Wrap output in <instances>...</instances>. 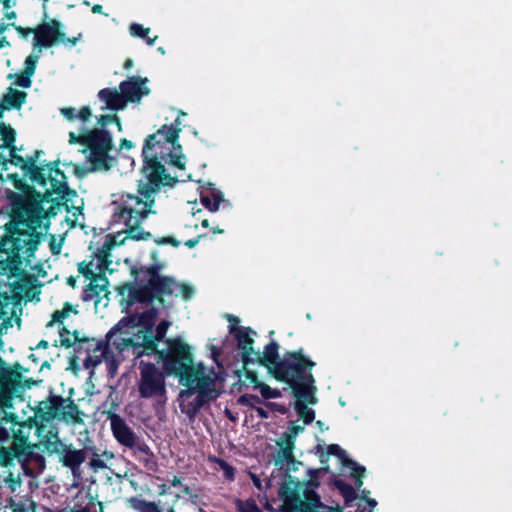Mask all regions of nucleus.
Masks as SVG:
<instances>
[{
	"mask_svg": "<svg viewBox=\"0 0 512 512\" xmlns=\"http://www.w3.org/2000/svg\"><path fill=\"white\" fill-rule=\"evenodd\" d=\"M9 179L20 193L9 189L5 192L14 224H9L6 234L0 238V270L4 274L18 276L22 272L23 259L30 262L38 248L41 233L37 229L42 226L47 229L50 219L58 214L62 206L67 212L75 209L74 216H77L82 213V205L74 203L73 198L78 195L69 187L68 181L52 179L50 186L43 188L44 192H39L16 173L10 174Z\"/></svg>",
	"mask_w": 512,
	"mask_h": 512,
	"instance_id": "obj_1",
	"label": "nucleus"
},
{
	"mask_svg": "<svg viewBox=\"0 0 512 512\" xmlns=\"http://www.w3.org/2000/svg\"><path fill=\"white\" fill-rule=\"evenodd\" d=\"M179 118L174 124H164L156 132L148 135L142 147L143 165L141 172L146 181H139L138 195L123 192L115 206L111 222L113 225L122 224L125 228L126 238L134 241L149 240L152 234L141 228L142 223L152 213L155 204V194L161 187H174L178 179L166 172L164 163L173 165L179 169L185 168L182 162L184 155L179 144L181 129Z\"/></svg>",
	"mask_w": 512,
	"mask_h": 512,
	"instance_id": "obj_2",
	"label": "nucleus"
},
{
	"mask_svg": "<svg viewBox=\"0 0 512 512\" xmlns=\"http://www.w3.org/2000/svg\"><path fill=\"white\" fill-rule=\"evenodd\" d=\"M150 257L153 260L151 265L131 268L134 282H126L117 287L123 312L128 313L136 303L149 304L157 300L164 305V297L174 293L175 279L160 274L164 264L158 262V251H151Z\"/></svg>",
	"mask_w": 512,
	"mask_h": 512,
	"instance_id": "obj_3",
	"label": "nucleus"
},
{
	"mask_svg": "<svg viewBox=\"0 0 512 512\" xmlns=\"http://www.w3.org/2000/svg\"><path fill=\"white\" fill-rule=\"evenodd\" d=\"M315 366L316 363L305 356L302 348L286 351L274 367L272 376L277 381L288 384L294 397L310 398L311 405H315L318 401L312 374Z\"/></svg>",
	"mask_w": 512,
	"mask_h": 512,
	"instance_id": "obj_4",
	"label": "nucleus"
},
{
	"mask_svg": "<svg viewBox=\"0 0 512 512\" xmlns=\"http://www.w3.org/2000/svg\"><path fill=\"white\" fill-rule=\"evenodd\" d=\"M44 154L42 150H35L31 155L24 158L19 154L11 155V158L6 159L1 155L3 165L7 162L19 167L25 178H28L32 184L41 188H45L48 183H52V179L58 182L67 181V176L64 171L59 168L60 160L51 161L49 163L41 162V156Z\"/></svg>",
	"mask_w": 512,
	"mask_h": 512,
	"instance_id": "obj_5",
	"label": "nucleus"
},
{
	"mask_svg": "<svg viewBox=\"0 0 512 512\" xmlns=\"http://www.w3.org/2000/svg\"><path fill=\"white\" fill-rule=\"evenodd\" d=\"M35 416L43 423L58 418L67 425H83L85 413L71 399L51 394L46 400L40 401L35 408Z\"/></svg>",
	"mask_w": 512,
	"mask_h": 512,
	"instance_id": "obj_6",
	"label": "nucleus"
},
{
	"mask_svg": "<svg viewBox=\"0 0 512 512\" xmlns=\"http://www.w3.org/2000/svg\"><path fill=\"white\" fill-rule=\"evenodd\" d=\"M176 368L178 370L172 375L177 376L180 382L187 387V389L181 390L180 397L187 398L196 392H203L209 396L216 395V398L220 395L215 388V380L204 374L203 367L195 368L193 366V355L190 347L187 349V359L180 360Z\"/></svg>",
	"mask_w": 512,
	"mask_h": 512,
	"instance_id": "obj_7",
	"label": "nucleus"
},
{
	"mask_svg": "<svg viewBox=\"0 0 512 512\" xmlns=\"http://www.w3.org/2000/svg\"><path fill=\"white\" fill-rule=\"evenodd\" d=\"M107 419L110 420L111 431L119 444L134 450L140 454L139 461L152 471H156L157 462L151 448L144 441H140L136 433L128 426L126 421L114 411L107 412Z\"/></svg>",
	"mask_w": 512,
	"mask_h": 512,
	"instance_id": "obj_8",
	"label": "nucleus"
},
{
	"mask_svg": "<svg viewBox=\"0 0 512 512\" xmlns=\"http://www.w3.org/2000/svg\"><path fill=\"white\" fill-rule=\"evenodd\" d=\"M142 341L137 348H144L146 355H156L157 362H162V369L170 376L178 370L176 365L180 360L187 359V349L189 346L181 338H170L166 340L167 349L159 350V340L148 333H142Z\"/></svg>",
	"mask_w": 512,
	"mask_h": 512,
	"instance_id": "obj_9",
	"label": "nucleus"
},
{
	"mask_svg": "<svg viewBox=\"0 0 512 512\" xmlns=\"http://www.w3.org/2000/svg\"><path fill=\"white\" fill-rule=\"evenodd\" d=\"M11 443L0 446V467L10 470L16 464V459L30 454L29 432L31 425L19 421V418L10 425Z\"/></svg>",
	"mask_w": 512,
	"mask_h": 512,
	"instance_id": "obj_10",
	"label": "nucleus"
},
{
	"mask_svg": "<svg viewBox=\"0 0 512 512\" xmlns=\"http://www.w3.org/2000/svg\"><path fill=\"white\" fill-rule=\"evenodd\" d=\"M139 369V396L144 399L165 396V375L167 374L164 370L160 371L155 364L143 360L139 362Z\"/></svg>",
	"mask_w": 512,
	"mask_h": 512,
	"instance_id": "obj_11",
	"label": "nucleus"
},
{
	"mask_svg": "<svg viewBox=\"0 0 512 512\" xmlns=\"http://www.w3.org/2000/svg\"><path fill=\"white\" fill-rule=\"evenodd\" d=\"M61 29L62 23L56 19H50L48 22L39 24L36 27L33 46L42 49L53 47L58 43H69L72 46L76 45L78 39L75 37H66Z\"/></svg>",
	"mask_w": 512,
	"mask_h": 512,
	"instance_id": "obj_12",
	"label": "nucleus"
},
{
	"mask_svg": "<svg viewBox=\"0 0 512 512\" xmlns=\"http://www.w3.org/2000/svg\"><path fill=\"white\" fill-rule=\"evenodd\" d=\"M60 339L55 340L53 343V346H63L65 348H71L75 347V351L77 353H80L82 350H85L87 353L86 358L84 359L85 367H89L88 362L91 361V353L96 354L97 352H100V356H103L102 350H96V344H99L102 339H95V338H88V337H80L79 332L77 330L73 331L72 333L63 326L59 331Z\"/></svg>",
	"mask_w": 512,
	"mask_h": 512,
	"instance_id": "obj_13",
	"label": "nucleus"
},
{
	"mask_svg": "<svg viewBox=\"0 0 512 512\" xmlns=\"http://www.w3.org/2000/svg\"><path fill=\"white\" fill-rule=\"evenodd\" d=\"M20 390L21 372L6 367L5 361L0 357V406L12 407V400Z\"/></svg>",
	"mask_w": 512,
	"mask_h": 512,
	"instance_id": "obj_14",
	"label": "nucleus"
},
{
	"mask_svg": "<svg viewBox=\"0 0 512 512\" xmlns=\"http://www.w3.org/2000/svg\"><path fill=\"white\" fill-rule=\"evenodd\" d=\"M128 330L120 329L119 324H115L110 331L106 334V338L96 344V350H102V354H106L110 346H114L119 352L130 348L134 345V339L129 336Z\"/></svg>",
	"mask_w": 512,
	"mask_h": 512,
	"instance_id": "obj_15",
	"label": "nucleus"
},
{
	"mask_svg": "<svg viewBox=\"0 0 512 512\" xmlns=\"http://www.w3.org/2000/svg\"><path fill=\"white\" fill-rule=\"evenodd\" d=\"M229 332L234 336L237 341V348L241 352V360L244 368L253 364V359L257 351L254 350V340L250 333L256 334L250 327H240L234 329L231 327Z\"/></svg>",
	"mask_w": 512,
	"mask_h": 512,
	"instance_id": "obj_16",
	"label": "nucleus"
},
{
	"mask_svg": "<svg viewBox=\"0 0 512 512\" xmlns=\"http://www.w3.org/2000/svg\"><path fill=\"white\" fill-rule=\"evenodd\" d=\"M112 149H100V150H89L90 155L88 157L91 166L90 167H75L76 175L83 177L84 175L93 171H108L113 166L115 159L109 155Z\"/></svg>",
	"mask_w": 512,
	"mask_h": 512,
	"instance_id": "obj_17",
	"label": "nucleus"
},
{
	"mask_svg": "<svg viewBox=\"0 0 512 512\" xmlns=\"http://www.w3.org/2000/svg\"><path fill=\"white\" fill-rule=\"evenodd\" d=\"M146 82L147 78L132 76L120 83L119 89L126 104L138 102L142 96L150 93V89L144 86Z\"/></svg>",
	"mask_w": 512,
	"mask_h": 512,
	"instance_id": "obj_18",
	"label": "nucleus"
},
{
	"mask_svg": "<svg viewBox=\"0 0 512 512\" xmlns=\"http://www.w3.org/2000/svg\"><path fill=\"white\" fill-rule=\"evenodd\" d=\"M85 148L88 150L112 149L111 133L106 129H87Z\"/></svg>",
	"mask_w": 512,
	"mask_h": 512,
	"instance_id": "obj_19",
	"label": "nucleus"
},
{
	"mask_svg": "<svg viewBox=\"0 0 512 512\" xmlns=\"http://www.w3.org/2000/svg\"><path fill=\"white\" fill-rule=\"evenodd\" d=\"M281 358L279 357V344L275 340H271L265 347L263 354L259 351L255 353L253 364L258 363L268 369V372L272 375L274 367L277 366Z\"/></svg>",
	"mask_w": 512,
	"mask_h": 512,
	"instance_id": "obj_20",
	"label": "nucleus"
},
{
	"mask_svg": "<svg viewBox=\"0 0 512 512\" xmlns=\"http://www.w3.org/2000/svg\"><path fill=\"white\" fill-rule=\"evenodd\" d=\"M108 283V278L104 274L96 275L83 289L82 300L85 302L95 300V305H97L100 302L101 293H108Z\"/></svg>",
	"mask_w": 512,
	"mask_h": 512,
	"instance_id": "obj_21",
	"label": "nucleus"
},
{
	"mask_svg": "<svg viewBox=\"0 0 512 512\" xmlns=\"http://www.w3.org/2000/svg\"><path fill=\"white\" fill-rule=\"evenodd\" d=\"M27 93L12 87L7 88L6 93L0 100V118H3L4 111L12 109L19 110L26 102Z\"/></svg>",
	"mask_w": 512,
	"mask_h": 512,
	"instance_id": "obj_22",
	"label": "nucleus"
},
{
	"mask_svg": "<svg viewBox=\"0 0 512 512\" xmlns=\"http://www.w3.org/2000/svg\"><path fill=\"white\" fill-rule=\"evenodd\" d=\"M97 96L105 103V106L101 108L102 110L119 111L126 107L123 95L117 89L103 88L98 92Z\"/></svg>",
	"mask_w": 512,
	"mask_h": 512,
	"instance_id": "obj_23",
	"label": "nucleus"
},
{
	"mask_svg": "<svg viewBox=\"0 0 512 512\" xmlns=\"http://www.w3.org/2000/svg\"><path fill=\"white\" fill-rule=\"evenodd\" d=\"M322 505L320 496L314 490L305 491V500L302 501L298 496L295 497L291 505L292 512H313L314 509Z\"/></svg>",
	"mask_w": 512,
	"mask_h": 512,
	"instance_id": "obj_24",
	"label": "nucleus"
},
{
	"mask_svg": "<svg viewBox=\"0 0 512 512\" xmlns=\"http://www.w3.org/2000/svg\"><path fill=\"white\" fill-rule=\"evenodd\" d=\"M276 443L277 446L279 447L275 459L276 465L283 464L284 462L287 463L288 465L301 464V462L297 461L294 457L293 451L295 448V444L292 443V439L284 440L280 438Z\"/></svg>",
	"mask_w": 512,
	"mask_h": 512,
	"instance_id": "obj_25",
	"label": "nucleus"
},
{
	"mask_svg": "<svg viewBox=\"0 0 512 512\" xmlns=\"http://www.w3.org/2000/svg\"><path fill=\"white\" fill-rule=\"evenodd\" d=\"M85 453L83 450L70 449L67 445L60 455V461L65 467L75 470L85 461Z\"/></svg>",
	"mask_w": 512,
	"mask_h": 512,
	"instance_id": "obj_26",
	"label": "nucleus"
},
{
	"mask_svg": "<svg viewBox=\"0 0 512 512\" xmlns=\"http://www.w3.org/2000/svg\"><path fill=\"white\" fill-rule=\"evenodd\" d=\"M197 396L191 402H188L185 407L182 408V412L185 413L189 418L193 419L202 409V407L215 400L216 395L209 396L203 392H196Z\"/></svg>",
	"mask_w": 512,
	"mask_h": 512,
	"instance_id": "obj_27",
	"label": "nucleus"
},
{
	"mask_svg": "<svg viewBox=\"0 0 512 512\" xmlns=\"http://www.w3.org/2000/svg\"><path fill=\"white\" fill-rule=\"evenodd\" d=\"M18 419V415L11 412H4V415L0 419V446H7L11 443V430L10 425H13V421Z\"/></svg>",
	"mask_w": 512,
	"mask_h": 512,
	"instance_id": "obj_28",
	"label": "nucleus"
},
{
	"mask_svg": "<svg viewBox=\"0 0 512 512\" xmlns=\"http://www.w3.org/2000/svg\"><path fill=\"white\" fill-rule=\"evenodd\" d=\"M294 408L298 416L303 420L305 424H311L315 419V411L309 408L307 405L311 404L310 398L295 397Z\"/></svg>",
	"mask_w": 512,
	"mask_h": 512,
	"instance_id": "obj_29",
	"label": "nucleus"
},
{
	"mask_svg": "<svg viewBox=\"0 0 512 512\" xmlns=\"http://www.w3.org/2000/svg\"><path fill=\"white\" fill-rule=\"evenodd\" d=\"M60 113L65 119L71 122L79 119L81 122L86 123L92 116V111L89 106H83L78 113H76L73 107H63L60 109Z\"/></svg>",
	"mask_w": 512,
	"mask_h": 512,
	"instance_id": "obj_30",
	"label": "nucleus"
},
{
	"mask_svg": "<svg viewBox=\"0 0 512 512\" xmlns=\"http://www.w3.org/2000/svg\"><path fill=\"white\" fill-rule=\"evenodd\" d=\"M157 315L158 310L154 307H151L150 309L138 314L139 326L142 328L140 331L141 333L151 334L153 332Z\"/></svg>",
	"mask_w": 512,
	"mask_h": 512,
	"instance_id": "obj_31",
	"label": "nucleus"
},
{
	"mask_svg": "<svg viewBox=\"0 0 512 512\" xmlns=\"http://www.w3.org/2000/svg\"><path fill=\"white\" fill-rule=\"evenodd\" d=\"M131 508L138 512H163L159 503L140 499L138 497H131L128 499Z\"/></svg>",
	"mask_w": 512,
	"mask_h": 512,
	"instance_id": "obj_32",
	"label": "nucleus"
},
{
	"mask_svg": "<svg viewBox=\"0 0 512 512\" xmlns=\"http://www.w3.org/2000/svg\"><path fill=\"white\" fill-rule=\"evenodd\" d=\"M115 246L114 238H109L103 245L97 248L95 257L99 260V267L107 268L111 263L109 257L112 248Z\"/></svg>",
	"mask_w": 512,
	"mask_h": 512,
	"instance_id": "obj_33",
	"label": "nucleus"
},
{
	"mask_svg": "<svg viewBox=\"0 0 512 512\" xmlns=\"http://www.w3.org/2000/svg\"><path fill=\"white\" fill-rule=\"evenodd\" d=\"M8 506L12 512H36V503L29 496H23L19 501L10 498Z\"/></svg>",
	"mask_w": 512,
	"mask_h": 512,
	"instance_id": "obj_34",
	"label": "nucleus"
},
{
	"mask_svg": "<svg viewBox=\"0 0 512 512\" xmlns=\"http://www.w3.org/2000/svg\"><path fill=\"white\" fill-rule=\"evenodd\" d=\"M44 451H46L48 454H58L61 455V453L65 450L66 444H64L58 437L57 433L53 434L52 436H47L46 439L42 442Z\"/></svg>",
	"mask_w": 512,
	"mask_h": 512,
	"instance_id": "obj_35",
	"label": "nucleus"
},
{
	"mask_svg": "<svg viewBox=\"0 0 512 512\" xmlns=\"http://www.w3.org/2000/svg\"><path fill=\"white\" fill-rule=\"evenodd\" d=\"M200 201L210 212H216L219 209L220 203L224 201V194L221 191H213L212 198L209 195L201 194Z\"/></svg>",
	"mask_w": 512,
	"mask_h": 512,
	"instance_id": "obj_36",
	"label": "nucleus"
},
{
	"mask_svg": "<svg viewBox=\"0 0 512 512\" xmlns=\"http://www.w3.org/2000/svg\"><path fill=\"white\" fill-rule=\"evenodd\" d=\"M334 486L339 490L340 494L343 496L346 505H349V503L353 502L357 498L355 488L349 483H346L341 479H337L334 481Z\"/></svg>",
	"mask_w": 512,
	"mask_h": 512,
	"instance_id": "obj_37",
	"label": "nucleus"
},
{
	"mask_svg": "<svg viewBox=\"0 0 512 512\" xmlns=\"http://www.w3.org/2000/svg\"><path fill=\"white\" fill-rule=\"evenodd\" d=\"M328 456L333 455L339 458L343 467H351L355 465V461L348 458L346 451L343 450L338 444H330L327 447Z\"/></svg>",
	"mask_w": 512,
	"mask_h": 512,
	"instance_id": "obj_38",
	"label": "nucleus"
},
{
	"mask_svg": "<svg viewBox=\"0 0 512 512\" xmlns=\"http://www.w3.org/2000/svg\"><path fill=\"white\" fill-rule=\"evenodd\" d=\"M70 312L77 313V311L73 309L71 303L65 302L61 310L53 312L52 319L47 323L46 327H51L54 323H63V321L69 316Z\"/></svg>",
	"mask_w": 512,
	"mask_h": 512,
	"instance_id": "obj_39",
	"label": "nucleus"
},
{
	"mask_svg": "<svg viewBox=\"0 0 512 512\" xmlns=\"http://www.w3.org/2000/svg\"><path fill=\"white\" fill-rule=\"evenodd\" d=\"M25 459L19 458L16 459V462L20 463L22 467L27 471V464L31 462H35L40 467L45 466V459L42 455L35 453L33 451V446L30 445V454L24 456Z\"/></svg>",
	"mask_w": 512,
	"mask_h": 512,
	"instance_id": "obj_40",
	"label": "nucleus"
},
{
	"mask_svg": "<svg viewBox=\"0 0 512 512\" xmlns=\"http://www.w3.org/2000/svg\"><path fill=\"white\" fill-rule=\"evenodd\" d=\"M235 504L238 512H263L252 498L245 501L236 499Z\"/></svg>",
	"mask_w": 512,
	"mask_h": 512,
	"instance_id": "obj_41",
	"label": "nucleus"
},
{
	"mask_svg": "<svg viewBox=\"0 0 512 512\" xmlns=\"http://www.w3.org/2000/svg\"><path fill=\"white\" fill-rule=\"evenodd\" d=\"M258 390L260 391L262 398L265 400L279 398L282 395L280 390L272 389L268 384L264 382L258 385Z\"/></svg>",
	"mask_w": 512,
	"mask_h": 512,
	"instance_id": "obj_42",
	"label": "nucleus"
},
{
	"mask_svg": "<svg viewBox=\"0 0 512 512\" xmlns=\"http://www.w3.org/2000/svg\"><path fill=\"white\" fill-rule=\"evenodd\" d=\"M239 405L255 408L256 404H262L263 401L260 397L254 394H243L238 399Z\"/></svg>",
	"mask_w": 512,
	"mask_h": 512,
	"instance_id": "obj_43",
	"label": "nucleus"
},
{
	"mask_svg": "<svg viewBox=\"0 0 512 512\" xmlns=\"http://www.w3.org/2000/svg\"><path fill=\"white\" fill-rule=\"evenodd\" d=\"M350 468L352 469L351 477L355 480V486L357 489H360L363 485V477L366 469L364 466H360L356 462L355 465H352Z\"/></svg>",
	"mask_w": 512,
	"mask_h": 512,
	"instance_id": "obj_44",
	"label": "nucleus"
},
{
	"mask_svg": "<svg viewBox=\"0 0 512 512\" xmlns=\"http://www.w3.org/2000/svg\"><path fill=\"white\" fill-rule=\"evenodd\" d=\"M10 303V297L7 293L0 292V319L3 320L2 326L6 327V324L10 322L8 318V313L5 308Z\"/></svg>",
	"mask_w": 512,
	"mask_h": 512,
	"instance_id": "obj_45",
	"label": "nucleus"
},
{
	"mask_svg": "<svg viewBox=\"0 0 512 512\" xmlns=\"http://www.w3.org/2000/svg\"><path fill=\"white\" fill-rule=\"evenodd\" d=\"M117 324L120 325V329L124 330L125 328L140 327L138 314H131L126 317H123Z\"/></svg>",
	"mask_w": 512,
	"mask_h": 512,
	"instance_id": "obj_46",
	"label": "nucleus"
},
{
	"mask_svg": "<svg viewBox=\"0 0 512 512\" xmlns=\"http://www.w3.org/2000/svg\"><path fill=\"white\" fill-rule=\"evenodd\" d=\"M129 32L133 37L144 39L150 32V28H144L139 23H131L129 26Z\"/></svg>",
	"mask_w": 512,
	"mask_h": 512,
	"instance_id": "obj_47",
	"label": "nucleus"
},
{
	"mask_svg": "<svg viewBox=\"0 0 512 512\" xmlns=\"http://www.w3.org/2000/svg\"><path fill=\"white\" fill-rule=\"evenodd\" d=\"M170 326V322L167 320H162L158 323L155 328V333L152 336L155 337V340H159L160 342L164 340L167 330Z\"/></svg>",
	"mask_w": 512,
	"mask_h": 512,
	"instance_id": "obj_48",
	"label": "nucleus"
},
{
	"mask_svg": "<svg viewBox=\"0 0 512 512\" xmlns=\"http://www.w3.org/2000/svg\"><path fill=\"white\" fill-rule=\"evenodd\" d=\"M304 430V428L300 425H296L293 422L291 423V426L289 427V432H284L281 436L284 440H290L292 439V443L295 444L296 436L301 433Z\"/></svg>",
	"mask_w": 512,
	"mask_h": 512,
	"instance_id": "obj_49",
	"label": "nucleus"
},
{
	"mask_svg": "<svg viewBox=\"0 0 512 512\" xmlns=\"http://www.w3.org/2000/svg\"><path fill=\"white\" fill-rule=\"evenodd\" d=\"M31 77L32 75L27 74V72L23 70L22 73L16 75L14 84L22 88H29L32 85Z\"/></svg>",
	"mask_w": 512,
	"mask_h": 512,
	"instance_id": "obj_50",
	"label": "nucleus"
},
{
	"mask_svg": "<svg viewBox=\"0 0 512 512\" xmlns=\"http://www.w3.org/2000/svg\"><path fill=\"white\" fill-rule=\"evenodd\" d=\"M4 483L7 485L11 492H15L17 487L21 485V478L19 476H15L12 472H9L8 475L4 478Z\"/></svg>",
	"mask_w": 512,
	"mask_h": 512,
	"instance_id": "obj_51",
	"label": "nucleus"
},
{
	"mask_svg": "<svg viewBox=\"0 0 512 512\" xmlns=\"http://www.w3.org/2000/svg\"><path fill=\"white\" fill-rule=\"evenodd\" d=\"M217 462L220 466V468L224 472V476L228 480H233L235 477V469L233 466H231L227 461L223 459H217Z\"/></svg>",
	"mask_w": 512,
	"mask_h": 512,
	"instance_id": "obj_52",
	"label": "nucleus"
},
{
	"mask_svg": "<svg viewBox=\"0 0 512 512\" xmlns=\"http://www.w3.org/2000/svg\"><path fill=\"white\" fill-rule=\"evenodd\" d=\"M91 265V263H86L85 261L78 264V272L88 280H92L97 275L92 271Z\"/></svg>",
	"mask_w": 512,
	"mask_h": 512,
	"instance_id": "obj_53",
	"label": "nucleus"
},
{
	"mask_svg": "<svg viewBox=\"0 0 512 512\" xmlns=\"http://www.w3.org/2000/svg\"><path fill=\"white\" fill-rule=\"evenodd\" d=\"M113 122H118V116L116 114H107V115H100L97 118V125L100 126L99 129H105V127Z\"/></svg>",
	"mask_w": 512,
	"mask_h": 512,
	"instance_id": "obj_54",
	"label": "nucleus"
},
{
	"mask_svg": "<svg viewBox=\"0 0 512 512\" xmlns=\"http://www.w3.org/2000/svg\"><path fill=\"white\" fill-rule=\"evenodd\" d=\"M155 244L157 245H171L175 248L180 246V241L172 236H162L154 239Z\"/></svg>",
	"mask_w": 512,
	"mask_h": 512,
	"instance_id": "obj_55",
	"label": "nucleus"
},
{
	"mask_svg": "<svg viewBox=\"0 0 512 512\" xmlns=\"http://www.w3.org/2000/svg\"><path fill=\"white\" fill-rule=\"evenodd\" d=\"M37 62H38V56H35V55H29L25 59L24 70L27 72V74L29 73V75H32V76L34 75L36 66H37Z\"/></svg>",
	"mask_w": 512,
	"mask_h": 512,
	"instance_id": "obj_56",
	"label": "nucleus"
},
{
	"mask_svg": "<svg viewBox=\"0 0 512 512\" xmlns=\"http://www.w3.org/2000/svg\"><path fill=\"white\" fill-rule=\"evenodd\" d=\"M94 508L95 503L90 499L85 505L75 503L74 506L70 508L69 512H92Z\"/></svg>",
	"mask_w": 512,
	"mask_h": 512,
	"instance_id": "obj_57",
	"label": "nucleus"
},
{
	"mask_svg": "<svg viewBox=\"0 0 512 512\" xmlns=\"http://www.w3.org/2000/svg\"><path fill=\"white\" fill-rule=\"evenodd\" d=\"M85 140H86V130H84L80 134H76L75 132L69 133V144H81L85 146Z\"/></svg>",
	"mask_w": 512,
	"mask_h": 512,
	"instance_id": "obj_58",
	"label": "nucleus"
},
{
	"mask_svg": "<svg viewBox=\"0 0 512 512\" xmlns=\"http://www.w3.org/2000/svg\"><path fill=\"white\" fill-rule=\"evenodd\" d=\"M243 370L246 379L249 380V382L254 385V389H258V385L262 384L263 382L259 380L257 373L255 371L247 369V367H243Z\"/></svg>",
	"mask_w": 512,
	"mask_h": 512,
	"instance_id": "obj_59",
	"label": "nucleus"
},
{
	"mask_svg": "<svg viewBox=\"0 0 512 512\" xmlns=\"http://www.w3.org/2000/svg\"><path fill=\"white\" fill-rule=\"evenodd\" d=\"M176 287H179L180 288V291H181V294H182V297L184 299H190L194 293V290L191 286L187 285V284H178L176 282V286L174 287V289Z\"/></svg>",
	"mask_w": 512,
	"mask_h": 512,
	"instance_id": "obj_60",
	"label": "nucleus"
},
{
	"mask_svg": "<svg viewBox=\"0 0 512 512\" xmlns=\"http://www.w3.org/2000/svg\"><path fill=\"white\" fill-rule=\"evenodd\" d=\"M265 405L272 411H276L280 414H286L288 412V408L283 405L276 402H267Z\"/></svg>",
	"mask_w": 512,
	"mask_h": 512,
	"instance_id": "obj_61",
	"label": "nucleus"
},
{
	"mask_svg": "<svg viewBox=\"0 0 512 512\" xmlns=\"http://www.w3.org/2000/svg\"><path fill=\"white\" fill-rule=\"evenodd\" d=\"M14 28L15 30L17 31V33L21 36V37H24L26 38L28 35L30 34H34L35 35V32H36V27L35 28H24L22 26H19V25H14Z\"/></svg>",
	"mask_w": 512,
	"mask_h": 512,
	"instance_id": "obj_62",
	"label": "nucleus"
},
{
	"mask_svg": "<svg viewBox=\"0 0 512 512\" xmlns=\"http://www.w3.org/2000/svg\"><path fill=\"white\" fill-rule=\"evenodd\" d=\"M90 465L95 469H104L107 467L106 463L97 454L91 458Z\"/></svg>",
	"mask_w": 512,
	"mask_h": 512,
	"instance_id": "obj_63",
	"label": "nucleus"
},
{
	"mask_svg": "<svg viewBox=\"0 0 512 512\" xmlns=\"http://www.w3.org/2000/svg\"><path fill=\"white\" fill-rule=\"evenodd\" d=\"M315 449H316V451H317L318 453H320V455H319L320 463H321V464H323V465H325V466H327L326 464H327V462H328V460H329V456H328L327 452H326V453H324V452H323V447H322V445H321V444H318V445L315 447Z\"/></svg>",
	"mask_w": 512,
	"mask_h": 512,
	"instance_id": "obj_64",
	"label": "nucleus"
}]
</instances>
